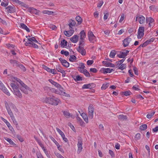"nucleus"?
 Wrapping results in <instances>:
<instances>
[{
  "label": "nucleus",
  "mask_w": 158,
  "mask_h": 158,
  "mask_svg": "<svg viewBox=\"0 0 158 158\" xmlns=\"http://www.w3.org/2000/svg\"><path fill=\"white\" fill-rule=\"evenodd\" d=\"M144 28L143 27H139L137 37L138 39H141L144 35Z\"/></svg>",
  "instance_id": "obj_6"
},
{
  "label": "nucleus",
  "mask_w": 158,
  "mask_h": 158,
  "mask_svg": "<svg viewBox=\"0 0 158 158\" xmlns=\"http://www.w3.org/2000/svg\"><path fill=\"white\" fill-rule=\"evenodd\" d=\"M49 137L51 140L55 144L57 147V148H60V145L58 142L52 136H50Z\"/></svg>",
  "instance_id": "obj_28"
},
{
  "label": "nucleus",
  "mask_w": 158,
  "mask_h": 158,
  "mask_svg": "<svg viewBox=\"0 0 158 158\" xmlns=\"http://www.w3.org/2000/svg\"><path fill=\"white\" fill-rule=\"evenodd\" d=\"M131 40V39L129 37H127L124 39L123 41V46L124 47L127 46Z\"/></svg>",
  "instance_id": "obj_11"
},
{
  "label": "nucleus",
  "mask_w": 158,
  "mask_h": 158,
  "mask_svg": "<svg viewBox=\"0 0 158 158\" xmlns=\"http://www.w3.org/2000/svg\"><path fill=\"white\" fill-rule=\"evenodd\" d=\"M78 36L77 35H74L70 39V40L72 42L75 43H76L78 40Z\"/></svg>",
  "instance_id": "obj_20"
},
{
  "label": "nucleus",
  "mask_w": 158,
  "mask_h": 158,
  "mask_svg": "<svg viewBox=\"0 0 158 158\" xmlns=\"http://www.w3.org/2000/svg\"><path fill=\"white\" fill-rule=\"evenodd\" d=\"M116 53L115 51L114 50H113L111 51L110 54V56L112 58H114V57Z\"/></svg>",
  "instance_id": "obj_40"
},
{
  "label": "nucleus",
  "mask_w": 158,
  "mask_h": 158,
  "mask_svg": "<svg viewBox=\"0 0 158 158\" xmlns=\"http://www.w3.org/2000/svg\"><path fill=\"white\" fill-rule=\"evenodd\" d=\"M138 20L139 23L143 24L145 20V17L141 15H137L136 18V21Z\"/></svg>",
  "instance_id": "obj_10"
},
{
  "label": "nucleus",
  "mask_w": 158,
  "mask_h": 158,
  "mask_svg": "<svg viewBox=\"0 0 158 158\" xmlns=\"http://www.w3.org/2000/svg\"><path fill=\"white\" fill-rule=\"evenodd\" d=\"M55 154L58 158H64L60 154L57 152H55Z\"/></svg>",
  "instance_id": "obj_60"
},
{
  "label": "nucleus",
  "mask_w": 158,
  "mask_h": 158,
  "mask_svg": "<svg viewBox=\"0 0 158 158\" xmlns=\"http://www.w3.org/2000/svg\"><path fill=\"white\" fill-rule=\"evenodd\" d=\"M149 8L151 10L153 11H155L156 9V8L155 7V6L153 5L150 6L149 7Z\"/></svg>",
  "instance_id": "obj_59"
},
{
  "label": "nucleus",
  "mask_w": 158,
  "mask_h": 158,
  "mask_svg": "<svg viewBox=\"0 0 158 158\" xmlns=\"http://www.w3.org/2000/svg\"><path fill=\"white\" fill-rule=\"evenodd\" d=\"M94 85V83L88 84L84 85L82 87V88L84 89H91Z\"/></svg>",
  "instance_id": "obj_19"
},
{
  "label": "nucleus",
  "mask_w": 158,
  "mask_h": 158,
  "mask_svg": "<svg viewBox=\"0 0 158 158\" xmlns=\"http://www.w3.org/2000/svg\"><path fill=\"white\" fill-rule=\"evenodd\" d=\"M5 139L7 142H8L10 144L13 146H15L16 145V144L12 141L11 139L6 137L5 138Z\"/></svg>",
  "instance_id": "obj_32"
},
{
  "label": "nucleus",
  "mask_w": 158,
  "mask_h": 158,
  "mask_svg": "<svg viewBox=\"0 0 158 158\" xmlns=\"http://www.w3.org/2000/svg\"><path fill=\"white\" fill-rule=\"evenodd\" d=\"M126 67V65L125 64H122L121 66L118 68L119 69H120L121 70H123L125 69Z\"/></svg>",
  "instance_id": "obj_49"
},
{
  "label": "nucleus",
  "mask_w": 158,
  "mask_h": 158,
  "mask_svg": "<svg viewBox=\"0 0 158 158\" xmlns=\"http://www.w3.org/2000/svg\"><path fill=\"white\" fill-rule=\"evenodd\" d=\"M62 64L63 66L66 68L69 67V63L65 60L64 61H63Z\"/></svg>",
  "instance_id": "obj_39"
},
{
  "label": "nucleus",
  "mask_w": 158,
  "mask_h": 158,
  "mask_svg": "<svg viewBox=\"0 0 158 158\" xmlns=\"http://www.w3.org/2000/svg\"><path fill=\"white\" fill-rule=\"evenodd\" d=\"M118 118L120 120H124L127 119V117L126 115H124L123 114H120L118 115Z\"/></svg>",
  "instance_id": "obj_31"
},
{
  "label": "nucleus",
  "mask_w": 158,
  "mask_h": 158,
  "mask_svg": "<svg viewBox=\"0 0 158 158\" xmlns=\"http://www.w3.org/2000/svg\"><path fill=\"white\" fill-rule=\"evenodd\" d=\"M60 53L66 56H68L69 54V52L68 51H64V50H61Z\"/></svg>",
  "instance_id": "obj_46"
},
{
  "label": "nucleus",
  "mask_w": 158,
  "mask_h": 158,
  "mask_svg": "<svg viewBox=\"0 0 158 158\" xmlns=\"http://www.w3.org/2000/svg\"><path fill=\"white\" fill-rule=\"evenodd\" d=\"M122 94L124 95L127 96L130 95L131 94V92L130 91H127L124 92H122Z\"/></svg>",
  "instance_id": "obj_42"
},
{
  "label": "nucleus",
  "mask_w": 158,
  "mask_h": 158,
  "mask_svg": "<svg viewBox=\"0 0 158 158\" xmlns=\"http://www.w3.org/2000/svg\"><path fill=\"white\" fill-rule=\"evenodd\" d=\"M0 89L2 90L4 93L8 96H10V94L8 89L6 88L4 85L0 80Z\"/></svg>",
  "instance_id": "obj_7"
},
{
  "label": "nucleus",
  "mask_w": 158,
  "mask_h": 158,
  "mask_svg": "<svg viewBox=\"0 0 158 158\" xmlns=\"http://www.w3.org/2000/svg\"><path fill=\"white\" fill-rule=\"evenodd\" d=\"M135 140H138L140 139V135L139 133H137L136 134L135 136Z\"/></svg>",
  "instance_id": "obj_53"
},
{
  "label": "nucleus",
  "mask_w": 158,
  "mask_h": 158,
  "mask_svg": "<svg viewBox=\"0 0 158 158\" xmlns=\"http://www.w3.org/2000/svg\"><path fill=\"white\" fill-rule=\"evenodd\" d=\"M37 142L40 145L43 150L45 148L44 147L43 144L40 141L37 140Z\"/></svg>",
  "instance_id": "obj_56"
},
{
  "label": "nucleus",
  "mask_w": 158,
  "mask_h": 158,
  "mask_svg": "<svg viewBox=\"0 0 158 158\" xmlns=\"http://www.w3.org/2000/svg\"><path fill=\"white\" fill-rule=\"evenodd\" d=\"M67 41L64 39L61 42L60 45L62 47L64 48L65 46H67Z\"/></svg>",
  "instance_id": "obj_30"
},
{
  "label": "nucleus",
  "mask_w": 158,
  "mask_h": 158,
  "mask_svg": "<svg viewBox=\"0 0 158 158\" xmlns=\"http://www.w3.org/2000/svg\"><path fill=\"white\" fill-rule=\"evenodd\" d=\"M35 39L34 37H32L28 39V40L27 41L25 42V45L26 46H29V44H31V43H32V42H33Z\"/></svg>",
  "instance_id": "obj_17"
},
{
  "label": "nucleus",
  "mask_w": 158,
  "mask_h": 158,
  "mask_svg": "<svg viewBox=\"0 0 158 158\" xmlns=\"http://www.w3.org/2000/svg\"><path fill=\"white\" fill-rule=\"evenodd\" d=\"M80 39L85 38L86 37V34L83 30H82L80 33Z\"/></svg>",
  "instance_id": "obj_26"
},
{
  "label": "nucleus",
  "mask_w": 158,
  "mask_h": 158,
  "mask_svg": "<svg viewBox=\"0 0 158 158\" xmlns=\"http://www.w3.org/2000/svg\"><path fill=\"white\" fill-rule=\"evenodd\" d=\"M5 106L7 110L8 114L9 113H11L12 112V111L10 109V108L9 106L8 103L6 101L5 102Z\"/></svg>",
  "instance_id": "obj_27"
},
{
  "label": "nucleus",
  "mask_w": 158,
  "mask_h": 158,
  "mask_svg": "<svg viewBox=\"0 0 158 158\" xmlns=\"http://www.w3.org/2000/svg\"><path fill=\"white\" fill-rule=\"evenodd\" d=\"M75 77L74 79L75 81H79L82 80V77L79 75L76 76Z\"/></svg>",
  "instance_id": "obj_47"
},
{
  "label": "nucleus",
  "mask_w": 158,
  "mask_h": 158,
  "mask_svg": "<svg viewBox=\"0 0 158 158\" xmlns=\"http://www.w3.org/2000/svg\"><path fill=\"white\" fill-rule=\"evenodd\" d=\"M10 85L13 89L12 92L14 94L19 98H22V95L19 90L18 87L13 83H11Z\"/></svg>",
  "instance_id": "obj_2"
},
{
  "label": "nucleus",
  "mask_w": 158,
  "mask_h": 158,
  "mask_svg": "<svg viewBox=\"0 0 158 158\" xmlns=\"http://www.w3.org/2000/svg\"><path fill=\"white\" fill-rule=\"evenodd\" d=\"M12 80L14 82H15V81L19 82L20 84L21 85L22 83H23V82L22 81L19 79L17 78L16 77H14L12 79Z\"/></svg>",
  "instance_id": "obj_33"
},
{
  "label": "nucleus",
  "mask_w": 158,
  "mask_h": 158,
  "mask_svg": "<svg viewBox=\"0 0 158 158\" xmlns=\"http://www.w3.org/2000/svg\"><path fill=\"white\" fill-rule=\"evenodd\" d=\"M102 63L106 67H109L110 64V62L105 61H103Z\"/></svg>",
  "instance_id": "obj_50"
},
{
  "label": "nucleus",
  "mask_w": 158,
  "mask_h": 158,
  "mask_svg": "<svg viewBox=\"0 0 158 158\" xmlns=\"http://www.w3.org/2000/svg\"><path fill=\"white\" fill-rule=\"evenodd\" d=\"M83 73L86 77H90V75L89 73L88 72L87 70L85 69L84 70Z\"/></svg>",
  "instance_id": "obj_52"
},
{
  "label": "nucleus",
  "mask_w": 158,
  "mask_h": 158,
  "mask_svg": "<svg viewBox=\"0 0 158 158\" xmlns=\"http://www.w3.org/2000/svg\"><path fill=\"white\" fill-rule=\"evenodd\" d=\"M154 20L151 17H147L146 19V22L147 23H154Z\"/></svg>",
  "instance_id": "obj_29"
},
{
  "label": "nucleus",
  "mask_w": 158,
  "mask_h": 158,
  "mask_svg": "<svg viewBox=\"0 0 158 158\" xmlns=\"http://www.w3.org/2000/svg\"><path fill=\"white\" fill-rule=\"evenodd\" d=\"M82 139L80 138L78 139V142L77 143L78 150L77 151V153H80L82 149Z\"/></svg>",
  "instance_id": "obj_8"
},
{
  "label": "nucleus",
  "mask_w": 158,
  "mask_h": 158,
  "mask_svg": "<svg viewBox=\"0 0 158 158\" xmlns=\"http://www.w3.org/2000/svg\"><path fill=\"white\" fill-rule=\"evenodd\" d=\"M56 69L58 71L60 72V73H62V76L63 77L65 76L66 74L65 71L64 70H62L61 69V68L59 66H56Z\"/></svg>",
  "instance_id": "obj_18"
},
{
  "label": "nucleus",
  "mask_w": 158,
  "mask_h": 158,
  "mask_svg": "<svg viewBox=\"0 0 158 158\" xmlns=\"http://www.w3.org/2000/svg\"><path fill=\"white\" fill-rule=\"evenodd\" d=\"M6 9L7 10L8 13H13L16 11L15 7L13 5L9 6L6 7Z\"/></svg>",
  "instance_id": "obj_12"
},
{
  "label": "nucleus",
  "mask_w": 158,
  "mask_h": 158,
  "mask_svg": "<svg viewBox=\"0 0 158 158\" xmlns=\"http://www.w3.org/2000/svg\"><path fill=\"white\" fill-rule=\"evenodd\" d=\"M94 108L92 106H89L88 108L89 118L92 119L93 117Z\"/></svg>",
  "instance_id": "obj_9"
},
{
  "label": "nucleus",
  "mask_w": 158,
  "mask_h": 158,
  "mask_svg": "<svg viewBox=\"0 0 158 158\" xmlns=\"http://www.w3.org/2000/svg\"><path fill=\"white\" fill-rule=\"evenodd\" d=\"M16 137L18 138V139L21 142H23V139L22 138V137L19 135H17Z\"/></svg>",
  "instance_id": "obj_57"
},
{
  "label": "nucleus",
  "mask_w": 158,
  "mask_h": 158,
  "mask_svg": "<svg viewBox=\"0 0 158 158\" xmlns=\"http://www.w3.org/2000/svg\"><path fill=\"white\" fill-rule=\"evenodd\" d=\"M43 13L44 14H48V15H51L53 14V13H54V12L53 11H51L45 10H44L43 11Z\"/></svg>",
  "instance_id": "obj_38"
},
{
  "label": "nucleus",
  "mask_w": 158,
  "mask_h": 158,
  "mask_svg": "<svg viewBox=\"0 0 158 158\" xmlns=\"http://www.w3.org/2000/svg\"><path fill=\"white\" fill-rule=\"evenodd\" d=\"M56 130L58 133L61 135L64 134V133L59 128L56 127Z\"/></svg>",
  "instance_id": "obj_61"
},
{
  "label": "nucleus",
  "mask_w": 158,
  "mask_h": 158,
  "mask_svg": "<svg viewBox=\"0 0 158 158\" xmlns=\"http://www.w3.org/2000/svg\"><path fill=\"white\" fill-rule=\"evenodd\" d=\"M79 112L81 114V115L84 119L86 123H88V119L86 114L84 113H82L81 114L79 111Z\"/></svg>",
  "instance_id": "obj_22"
},
{
  "label": "nucleus",
  "mask_w": 158,
  "mask_h": 158,
  "mask_svg": "<svg viewBox=\"0 0 158 158\" xmlns=\"http://www.w3.org/2000/svg\"><path fill=\"white\" fill-rule=\"evenodd\" d=\"M125 60V59H123L118 61L116 63H117V66H119L120 65L122 64L124 62V61Z\"/></svg>",
  "instance_id": "obj_48"
},
{
  "label": "nucleus",
  "mask_w": 158,
  "mask_h": 158,
  "mask_svg": "<svg viewBox=\"0 0 158 158\" xmlns=\"http://www.w3.org/2000/svg\"><path fill=\"white\" fill-rule=\"evenodd\" d=\"M109 83H107L106 84H103L101 87V89L102 90L105 89L107 88L109 86Z\"/></svg>",
  "instance_id": "obj_43"
},
{
  "label": "nucleus",
  "mask_w": 158,
  "mask_h": 158,
  "mask_svg": "<svg viewBox=\"0 0 158 158\" xmlns=\"http://www.w3.org/2000/svg\"><path fill=\"white\" fill-rule=\"evenodd\" d=\"M109 154L112 157H113L114 156V154L113 152L111 150H109Z\"/></svg>",
  "instance_id": "obj_62"
},
{
  "label": "nucleus",
  "mask_w": 158,
  "mask_h": 158,
  "mask_svg": "<svg viewBox=\"0 0 158 158\" xmlns=\"http://www.w3.org/2000/svg\"><path fill=\"white\" fill-rule=\"evenodd\" d=\"M58 88L59 89H52L53 90V92L57 94L62 95L67 97L69 96V94H66L65 92L63 91V89L61 86Z\"/></svg>",
  "instance_id": "obj_3"
},
{
  "label": "nucleus",
  "mask_w": 158,
  "mask_h": 158,
  "mask_svg": "<svg viewBox=\"0 0 158 158\" xmlns=\"http://www.w3.org/2000/svg\"><path fill=\"white\" fill-rule=\"evenodd\" d=\"M94 63L93 60H88L87 62V64L88 65H90Z\"/></svg>",
  "instance_id": "obj_63"
},
{
  "label": "nucleus",
  "mask_w": 158,
  "mask_h": 158,
  "mask_svg": "<svg viewBox=\"0 0 158 158\" xmlns=\"http://www.w3.org/2000/svg\"><path fill=\"white\" fill-rule=\"evenodd\" d=\"M147 126L146 124H144L141 125L139 127V129L142 131H144L147 129Z\"/></svg>",
  "instance_id": "obj_34"
},
{
  "label": "nucleus",
  "mask_w": 158,
  "mask_h": 158,
  "mask_svg": "<svg viewBox=\"0 0 158 158\" xmlns=\"http://www.w3.org/2000/svg\"><path fill=\"white\" fill-rule=\"evenodd\" d=\"M101 71H102V72L104 74H106L108 73H110L112 71H113L114 70L112 69L103 68L102 69V70Z\"/></svg>",
  "instance_id": "obj_15"
},
{
  "label": "nucleus",
  "mask_w": 158,
  "mask_h": 158,
  "mask_svg": "<svg viewBox=\"0 0 158 158\" xmlns=\"http://www.w3.org/2000/svg\"><path fill=\"white\" fill-rule=\"evenodd\" d=\"M154 41V39L152 38L149 40H147L145 42L147 43V44L148 45L149 44L151 43V42H152Z\"/></svg>",
  "instance_id": "obj_54"
},
{
  "label": "nucleus",
  "mask_w": 158,
  "mask_h": 158,
  "mask_svg": "<svg viewBox=\"0 0 158 158\" xmlns=\"http://www.w3.org/2000/svg\"><path fill=\"white\" fill-rule=\"evenodd\" d=\"M88 37L89 41L91 43H94L96 42V37L91 31H89L88 32Z\"/></svg>",
  "instance_id": "obj_5"
},
{
  "label": "nucleus",
  "mask_w": 158,
  "mask_h": 158,
  "mask_svg": "<svg viewBox=\"0 0 158 158\" xmlns=\"http://www.w3.org/2000/svg\"><path fill=\"white\" fill-rule=\"evenodd\" d=\"M11 119H12V121H13L14 124L15 125L16 127H17L18 126V123L16 121V120L15 118L14 117V118H11Z\"/></svg>",
  "instance_id": "obj_58"
},
{
  "label": "nucleus",
  "mask_w": 158,
  "mask_h": 158,
  "mask_svg": "<svg viewBox=\"0 0 158 158\" xmlns=\"http://www.w3.org/2000/svg\"><path fill=\"white\" fill-rule=\"evenodd\" d=\"M44 102L52 105L56 106L60 102V101L53 96L52 98L46 97L44 98Z\"/></svg>",
  "instance_id": "obj_1"
},
{
  "label": "nucleus",
  "mask_w": 158,
  "mask_h": 158,
  "mask_svg": "<svg viewBox=\"0 0 158 158\" xmlns=\"http://www.w3.org/2000/svg\"><path fill=\"white\" fill-rule=\"evenodd\" d=\"M17 66L19 67L23 72L25 71L26 70V69L25 67L22 64H19V65H18Z\"/></svg>",
  "instance_id": "obj_44"
},
{
  "label": "nucleus",
  "mask_w": 158,
  "mask_h": 158,
  "mask_svg": "<svg viewBox=\"0 0 158 158\" xmlns=\"http://www.w3.org/2000/svg\"><path fill=\"white\" fill-rule=\"evenodd\" d=\"M155 112L154 111L151 114H148L147 115V117L148 118H150L152 116H153Z\"/></svg>",
  "instance_id": "obj_51"
},
{
  "label": "nucleus",
  "mask_w": 158,
  "mask_h": 158,
  "mask_svg": "<svg viewBox=\"0 0 158 158\" xmlns=\"http://www.w3.org/2000/svg\"><path fill=\"white\" fill-rule=\"evenodd\" d=\"M28 12L31 13H33L37 14L38 13V11L33 7L29 8L28 10Z\"/></svg>",
  "instance_id": "obj_21"
},
{
  "label": "nucleus",
  "mask_w": 158,
  "mask_h": 158,
  "mask_svg": "<svg viewBox=\"0 0 158 158\" xmlns=\"http://www.w3.org/2000/svg\"><path fill=\"white\" fill-rule=\"evenodd\" d=\"M21 83L22 84H21V87L20 88V89L25 94H28V91L31 90L30 88L27 85H25L23 82Z\"/></svg>",
  "instance_id": "obj_4"
},
{
  "label": "nucleus",
  "mask_w": 158,
  "mask_h": 158,
  "mask_svg": "<svg viewBox=\"0 0 158 158\" xmlns=\"http://www.w3.org/2000/svg\"><path fill=\"white\" fill-rule=\"evenodd\" d=\"M77 50L83 56L85 55L86 54V51L82 46H79Z\"/></svg>",
  "instance_id": "obj_13"
},
{
  "label": "nucleus",
  "mask_w": 158,
  "mask_h": 158,
  "mask_svg": "<svg viewBox=\"0 0 158 158\" xmlns=\"http://www.w3.org/2000/svg\"><path fill=\"white\" fill-rule=\"evenodd\" d=\"M85 40L84 39H80V41L79 42V46H82L84 45V42Z\"/></svg>",
  "instance_id": "obj_55"
},
{
  "label": "nucleus",
  "mask_w": 158,
  "mask_h": 158,
  "mask_svg": "<svg viewBox=\"0 0 158 158\" xmlns=\"http://www.w3.org/2000/svg\"><path fill=\"white\" fill-rule=\"evenodd\" d=\"M37 158H44L42 155L40 153H39L36 154Z\"/></svg>",
  "instance_id": "obj_64"
},
{
  "label": "nucleus",
  "mask_w": 158,
  "mask_h": 158,
  "mask_svg": "<svg viewBox=\"0 0 158 158\" xmlns=\"http://www.w3.org/2000/svg\"><path fill=\"white\" fill-rule=\"evenodd\" d=\"M129 52V51L126 50L124 52H121V54L118 55L117 56L120 58H124L127 56Z\"/></svg>",
  "instance_id": "obj_14"
},
{
  "label": "nucleus",
  "mask_w": 158,
  "mask_h": 158,
  "mask_svg": "<svg viewBox=\"0 0 158 158\" xmlns=\"http://www.w3.org/2000/svg\"><path fill=\"white\" fill-rule=\"evenodd\" d=\"M28 46L35 48H38V46L33 42H32V43H31V44H29Z\"/></svg>",
  "instance_id": "obj_45"
},
{
  "label": "nucleus",
  "mask_w": 158,
  "mask_h": 158,
  "mask_svg": "<svg viewBox=\"0 0 158 158\" xmlns=\"http://www.w3.org/2000/svg\"><path fill=\"white\" fill-rule=\"evenodd\" d=\"M20 27L23 28L27 32H29L30 31V30L27 27V26L23 23H21L20 24Z\"/></svg>",
  "instance_id": "obj_24"
},
{
  "label": "nucleus",
  "mask_w": 158,
  "mask_h": 158,
  "mask_svg": "<svg viewBox=\"0 0 158 158\" xmlns=\"http://www.w3.org/2000/svg\"><path fill=\"white\" fill-rule=\"evenodd\" d=\"M74 32V31L73 30L70 29L69 31H64V33L66 36L69 37L73 34Z\"/></svg>",
  "instance_id": "obj_16"
},
{
  "label": "nucleus",
  "mask_w": 158,
  "mask_h": 158,
  "mask_svg": "<svg viewBox=\"0 0 158 158\" xmlns=\"http://www.w3.org/2000/svg\"><path fill=\"white\" fill-rule=\"evenodd\" d=\"M10 64H13V66H17L18 65H19V62L16 60L10 59Z\"/></svg>",
  "instance_id": "obj_23"
},
{
  "label": "nucleus",
  "mask_w": 158,
  "mask_h": 158,
  "mask_svg": "<svg viewBox=\"0 0 158 158\" xmlns=\"http://www.w3.org/2000/svg\"><path fill=\"white\" fill-rule=\"evenodd\" d=\"M42 67L44 69L46 70L49 73H50V72H51V71L52 69L49 68L48 67L44 64L42 65Z\"/></svg>",
  "instance_id": "obj_41"
},
{
  "label": "nucleus",
  "mask_w": 158,
  "mask_h": 158,
  "mask_svg": "<svg viewBox=\"0 0 158 158\" xmlns=\"http://www.w3.org/2000/svg\"><path fill=\"white\" fill-rule=\"evenodd\" d=\"M76 19L78 22V24H80L81 23L82 19L81 17L79 16H76Z\"/></svg>",
  "instance_id": "obj_36"
},
{
  "label": "nucleus",
  "mask_w": 158,
  "mask_h": 158,
  "mask_svg": "<svg viewBox=\"0 0 158 158\" xmlns=\"http://www.w3.org/2000/svg\"><path fill=\"white\" fill-rule=\"evenodd\" d=\"M76 59V57L75 56L72 55L70 56V57L69 59V60L70 61L73 62L75 61Z\"/></svg>",
  "instance_id": "obj_37"
},
{
  "label": "nucleus",
  "mask_w": 158,
  "mask_h": 158,
  "mask_svg": "<svg viewBox=\"0 0 158 158\" xmlns=\"http://www.w3.org/2000/svg\"><path fill=\"white\" fill-rule=\"evenodd\" d=\"M64 115L67 118H69L70 116V114L68 111H62Z\"/></svg>",
  "instance_id": "obj_35"
},
{
  "label": "nucleus",
  "mask_w": 158,
  "mask_h": 158,
  "mask_svg": "<svg viewBox=\"0 0 158 158\" xmlns=\"http://www.w3.org/2000/svg\"><path fill=\"white\" fill-rule=\"evenodd\" d=\"M76 23L75 21L72 20V21L69 24V29L73 30V27L75 26V25Z\"/></svg>",
  "instance_id": "obj_25"
}]
</instances>
